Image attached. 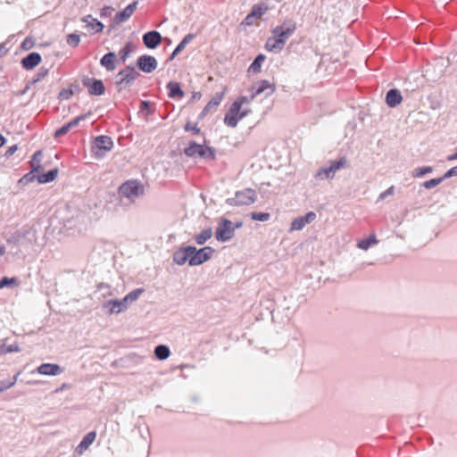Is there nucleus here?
<instances>
[{"label": "nucleus", "instance_id": "23", "mask_svg": "<svg viewBox=\"0 0 457 457\" xmlns=\"http://www.w3.org/2000/svg\"><path fill=\"white\" fill-rule=\"evenodd\" d=\"M106 306H110L109 314L120 313L128 306V303L121 300H110L106 303Z\"/></svg>", "mask_w": 457, "mask_h": 457}, {"label": "nucleus", "instance_id": "17", "mask_svg": "<svg viewBox=\"0 0 457 457\" xmlns=\"http://www.w3.org/2000/svg\"><path fill=\"white\" fill-rule=\"evenodd\" d=\"M189 246L180 248L178 251H176L173 254V261L178 265H183L187 262L190 264V251Z\"/></svg>", "mask_w": 457, "mask_h": 457}, {"label": "nucleus", "instance_id": "16", "mask_svg": "<svg viewBox=\"0 0 457 457\" xmlns=\"http://www.w3.org/2000/svg\"><path fill=\"white\" fill-rule=\"evenodd\" d=\"M41 55L38 53H30L21 61L23 68L31 70L41 62Z\"/></svg>", "mask_w": 457, "mask_h": 457}, {"label": "nucleus", "instance_id": "24", "mask_svg": "<svg viewBox=\"0 0 457 457\" xmlns=\"http://www.w3.org/2000/svg\"><path fill=\"white\" fill-rule=\"evenodd\" d=\"M101 65L108 71L115 69L116 54L112 52L104 54L101 59Z\"/></svg>", "mask_w": 457, "mask_h": 457}, {"label": "nucleus", "instance_id": "8", "mask_svg": "<svg viewBox=\"0 0 457 457\" xmlns=\"http://www.w3.org/2000/svg\"><path fill=\"white\" fill-rule=\"evenodd\" d=\"M138 76V72L133 67H126L118 73L119 80L117 86L120 87V90L122 86H126L134 81Z\"/></svg>", "mask_w": 457, "mask_h": 457}, {"label": "nucleus", "instance_id": "35", "mask_svg": "<svg viewBox=\"0 0 457 457\" xmlns=\"http://www.w3.org/2000/svg\"><path fill=\"white\" fill-rule=\"evenodd\" d=\"M268 11L267 6L254 5L252 9L251 14L254 19H260Z\"/></svg>", "mask_w": 457, "mask_h": 457}, {"label": "nucleus", "instance_id": "41", "mask_svg": "<svg viewBox=\"0 0 457 457\" xmlns=\"http://www.w3.org/2000/svg\"><path fill=\"white\" fill-rule=\"evenodd\" d=\"M443 180H444V178L431 179L428 181H425L423 186L425 188L430 189V188H433V187L438 186Z\"/></svg>", "mask_w": 457, "mask_h": 457}, {"label": "nucleus", "instance_id": "15", "mask_svg": "<svg viewBox=\"0 0 457 457\" xmlns=\"http://www.w3.org/2000/svg\"><path fill=\"white\" fill-rule=\"evenodd\" d=\"M37 371L41 375L56 376L61 374L62 370L58 364L43 363L37 367Z\"/></svg>", "mask_w": 457, "mask_h": 457}, {"label": "nucleus", "instance_id": "20", "mask_svg": "<svg viewBox=\"0 0 457 457\" xmlns=\"http://www.w3.org/2000/svg\"><path fill=\"white\" fill-rule=\"evenodd\" d=\"M95 145L98 150L110 151L113 145V143L110 137L99 136L95 140Z\"/></svg>", "mask_w": 457, "mask_h": 457}, {"label": "nucleus", "instance_id": "11", "mask_svg": "<svg viewBox=\"0 0 457 457\" xmlns=\"http://www.w3.org/2000/svg\"><path fill=\"white\" fill-rule=\"evenodd\" d=\"M83 85L87 87L90 95L101 96L104 93V86L102 80L87 78L83 79Z\"/></svg>", "mask_w": 457, "mask_h": 457}, {"label": "nucleus", "instance_id": "25", "mask_svg": "<svg viewBox=\"0 0 457 457\" xmlns=\"http://www.w3.org/2000/svg\"><path fill=\"white\" fill-rule=\"evenodd\" d=\"M167 88L169 89V96L170 98H182L184 96V92L182 91L180 85L178 82H169Z\"/></svg>", "mask_w": 457, "mask_h": 457}, {"label": "nucleus", "instance_id": "37", "mask_svg": "<svg viewBox=\"0 0 457 457\" xmlns=\"http://www.w3.org/2000/svg\"><path fill=\"white\" fill-rule=\"evenodd\" d=\"M20 346L18 344H12L8 346L6 345H0V354H6L9 353H17L20 352Z\"/></svg>", "mask_w": 457, "mask_h": 457}, {"label": "nucleus", "instance_id": "1", "mask_svg": "<svg viewBox=\"0 0 457 457\" xmlns=\"http://www.w3.org/2000/svg\"><path fill=\"white\" fill-rule=\"evenodd\" d=\"M297 29L296 21L293 19H286L279 26L275 27L272 30V36L270 37L265 43V49L268 52H280L287 41Z\"/></svg>", "mask_w": 457, "mask_h": 457}, {"label": "nucleus", "instance_id": "19", "mask_svg": "<svg viewBox=\"0 0 457 457\" xmlns=\"http://www.w3.org/2000/svg\"><path fill=\"white\" fill-rule=\"evenodd\" d=\"M96 433L95 431L87 433L83 437V439L80 442V444L77 446L76 452L79 455L82 454L93 444V442L96 440Z\"/></svg>", "mask_w": 457, "mask_h": 457}, {"label": "nucleus", "instance_id": "32", "mask_svg": "<svg viewBox=\"0 0 457 457\" xmlns=\"http://www.w3.org/2000/svg\"><path fill=\"white\" fill-rule=\"evenodd\" d=\"M265 58L266 57L264 54H260L250 65L249 71H253V73L259 72Z\"/></svg>", "mask_w": 457, "mask_h": 457}, {"label": "nucleus", "instance_id": "12", "mask_svg": "<svg viewBox=\"0 0 457 457\" xmlns=\"http://www.w3.org/2000/svg\"><path fill=\"white\" fill-rule=\"evenodd\" d=\"M316 219V214L313 212H309L304 216L295 219L291 223L290 230H301L306 224L312 222Z\"/></svg>", "mask_w": 457, "mask_h": 457}, {"label": "nucleus", "instance_id": "10", "mask_svg": "<svg viewBox=\"0 0 457 457\" xmlns=\"http://www.w3.org/2000/svg\"><path fill=\"white\" fill-rule=\"evenodd\" d=\"M137 66L142 71L150 73L156 69L157 61L154 56L142 55L137 59Z\"/></svg>", "mask_w": 457, "mask_h": 457}, {"label": "nucleus", "instance_id": "45", "mask_svg": "<svg viewBox=\"0 0 457 457\" xmlns=\"http://www.w3.org/2000/svg\"><path fill=\"white\" fill-rule=\"evenodd\" d=\"M453 176H457V166L453 167L449 170H447L442 178L445 179Z\"/></svg>", "mask_w": 457, "mask_h": 457}, {"label": "nucleus", "instance_id": "43", "mask_svg": "<svg viewBox=\"0 0 457 457\" xmlns=\"http://www.w3.org/2000/svg\"><path fill=\"white\" fill-rule=\"evenodd\" d=\"M185 130L191 131L194 135L201 134V129L198 128L197 124H192L190 122L185 125Z\"/></svg>", "mask_w": 457, "mask_h": 457}, {"label": "nucleus", "instance_id": "39", "mask_svg": "<svg viewBox=\"0 0 457 457\" xmlns=\"http://www.w3.org/2000/svg\"><path fill=\"white\" fill-rule=\"evenodd\" d=\"M66 42L69 46L76 47L80 42V37L78 34L72 33L67 36Z\"/></svg>", "mask_w": 457, "mask_h": 457}, {"label": "nucleus", "instance_id": "9", "mask_svg": "<svg viewBox=\"0 0 457 457\" xmlns=\"http://www.w3.org/2000/svg\"><path fill=\"white\" fill-rule=\"evenodd\" d=\"M255 200L256 193L254 190L250 188L237 192L234 198V201L237 205H249L253 204Z\"/></svg>", "mask_w": 457, "mask_h": 457}, {"label": "nucleus", "instance_id": "52", "mask_svg": "<svg viewBox=\"0 0 457 457\" xmlns=\"http://www.w3.org/2000/svg\"><path fill=\"white\" fill-rule=\"evenodd\" d=\"M71 94H72V92H71V91H70V92L63 91V92H61V93H60V96H61V97H62V96H64V97L68 98V96H71Z\"/></svg>", "mask_w": 457, "mask_h": 457}, {"label": "nucleus", "instance_id": "18", "mask_svg": "<svg viewBox=\"0 0 457 457\" xmlns=\"http://www.w3.org/2000/svg\"><path fill=\"white\" fill-rule=\"evenodd\" d=\"M403 101L402 95L398 89H390L386 96V103L389 107H395Z\"/></svg>", "mask_w": 457, "mask_h": 457}, {"label": "nucleus", "instance_id": "28", "mask_svg": "<svg viewBox=\"0 0 457 457\" xmlns=\"http://www.w3.org/2000/svg\"><path fill=\"white\" fill-rule=\"evenodd\" d=\"M212 236V228H205L200 234L196 235L195 237V241L198 245H204L207 240H209Z\"/></svg>", "mask_w": 457, "mask_h": 457}, {"label": "nucleus", "instance_id": "30", "mask_svg": "<svg viewBox=\"0 0 457 457\" xmlns=\"http://www.w3.org/2000/svg\"><path fill=\"white\" fill-rule=\"evenodd\" d=\"M154 354L159 360L162 361L166 360L170 356V352L168 346L160 345L155 347Z\"/></svg>", "mask_w": 457, "mask_h": 457}, {"label": "nucleus", "instance_id": "42", "mask_svg": "<svg viewBox=\"0 0 457 457\" xmlns=\"http://www.w3.org/2000/svg\"><path fill=\"white\" fill-rule=\"evenodd\" d=\"M430 172H432V167H420L414 170L413 176L420 178Z\"/></svg>", "mask_w": 457, "mask_h": 457}, {"label": "nucleus", "instance_id": "31", "mask_svg": "<svg viewBox=\"0 0 457 457\" xmlns=\"http://www.w3.org/2000/svg\"><path fill=\"white\" fill-rule=\"evenodd\" d=\"M194 37H195L194 34H187L182 39V41L177 46V47L175 48V50L173 51V53L171 54V58H173L175 55H177L179 53H180L186 47V46L193 40Z\"/></svg>", "mask_w": 457, "mask_h": 457}, {"label": "nucleus", "instance_id": "50", "mask_svg": "<svg viewBox=\"0 0 457 457\" xmlns=\"http://www.w3.org/2000/svg\"><path fill=\"white\" fill-rule=\"evenodd\" d=\"M447 161L449 162H452V161H454V160H457V147H456V151L454 154H450L446 157Z\"/></svg>", "mask_w": 457, "mask_h": 457}, {"label": "nucleus", "instance_id": "38", "mask_svg": "<svg viewBox=\"0 0 457 457\" xmlns=\"http://www.w3.org/2000/svg\"><path fill=\"white\" fill-rule=\"evenodd\" d=\"M18 375L8 381H0V393L12 387L17 382Z\"/></svg>", "mask_w": 457, "mask_h": 457}, {"label": "nucleus", "instance_id": "4", "mask_svg": "<svg viewBox=\"0 0 457 457\" xmlns=\"http://www.w3.org/2000/svg\"><path fill=\"white\" fill-rule=\"evenodd\" d=\"M144 192L143 185L137 180H129L123 183L120 188L119 193L122 196H125L129 199H134Z\"/></svg>", "mask_w": 457, "mask_h": 457}, {"label": "nucleus", "instance_id": "21", "mask_svg": "<svg viewBox=\"0 0 457 457\" xmlns=\"http://www.w3.org/2000/svg\"><path fill=\"white\" fill-rule=\"evenodd\" d=\"M224 97V92L216 94L211 101L205 105L202 112V115L204 116L207 113H209L211 111L215 110L220 104L221 103L222 99Z\"/></svg>", "mask_w": 457, "mask_h": 457}, {"label": "nucleus", "instance_id": "54", "mask_svg": "<svg viewBox=\"0 0 457 457\" xmlns=\"http://www.w3.org/2000/svg\"><path fill=\"white\" fill-rule=\"evenodd\" d=\"M142 105H143L144 107H147V106H148V103H147V102H142Z\"/></svg>", "mask_w": 457, "mask_h": 457}, {"label": "nucleus", "instance_id": "53", "mask_svg": "<svg viewBox=\"0 0 457 457\" xmlns=\"http://www.w3.org/2000/svg\"><path fill=\"white\" fill-rule=\"evenodd\" d=\"M5 143V138L0 134V147Z\"/></svg>", "mask_w": 457, "mask_h": 457}, {"label": "nucleus", "instance_id": "51", "mask_svg": "<svg viewBox=\"0 0 457 457\" xmlns=\"http://www.w3.org/2000/svg\"><path fill=\"white\" fill-rule=\"evenodd\" d=\"M41 152L38 151L37 153H35L34 156H33V159H32V162H37L39 161V157L41 156Z\"/></svg>", "mask_w": 457, "mask_h": 457}, {"label": "nucleus", "instance_id": "22", "mask_svg": "<svg viewBox=\"0 0 457 457\" xmlns=\"http://www.w3.org/2000/svg\"><path fill=\"white\" fill-rule=\"evenodd\" d=\"M82 120H84V116H79V117H77L74 120H71L67 124H65L62 127H61L60 129H58L54 133V137H62V136L65 135L66 133H68L70 131V129L77 127L79 125V121Z\"/></svg>", "mask_w": 457, "mask_h": 457}, {"label": "nucleus", "instance_id": "36", "mask_svg": "<svg viewBox=\"0 0 457 457\" xmlns=\"http://www.w3.org/2000/svg\"><path fill=\"white\" fill-rule=\"evenodd\" d=\"M18 285H19V280L15 277H13V278L4 277L0 280V289H3L4 287H5L7 286H18Z\"/></svg>", "mask_w": 457, "mask_h": 457}, {"label": "nucleus", "instance_id": "44", "mask_svg": "<svg viewBox=\"0 0 457 457\" xmlns=\"http://www.w3.org/2000/svg\"><path fill=\"white\" fill-rule=\"evenodd\" d=\"M395 193V187L391 186L389 188H387L386 191L382 192L379 195V199L384 200L387 195H393Z\"/></svg>", "mask_w": 457, "mask_h": 457}, {"label": "nucleus", "instance_id": "2", "mask_svg": "<svg viewBox=\"0 0 457 457\" xmlns=\"http://www.w3.org/2000/svg\"><path fill=\"white\" fill-rule=\"evenodd\" d=\"M250 100L246 96L237 97L229 106L224 117V123L230 128H236L239 120L247 116L251 110L244 108L243 105L249 104Z\"/></svg>", "mask_w": 457, "mask_h": 457}, {"label": "nucleus", "instance_id": "26", "mask_svg": "<svg viewBox=\"0 0 457 457\" xmlns=\"http://www.w3.org/2000/svg\"><path fill=\"white\" fill-rule=\"evenodd\" d=\"M82 21L87 23V27L91 28L96 33L102 32L104 29V24L96 19H93L90 15L84 17Z\"/></svg>", "mask_w": 457, "mask_h": 457}, {"label": "nucleus", "instance_id": "33", "mask_svg": "<svg viewBox=\"0 0 457 457\" xmlns=\"http://www.w3.org/2000/svg\"><path fill=\"white\" fill-rule=\"evenodd\" d=\"M377 243H378V240L376 239V237L373 235L369 238L360 240L357 244V246L360 249L368 250L371 245H374Z\"/></svg>", "mask_w": 457, "mask_h": 457}, {"label": "nucleus", "instance_id": "14", "mask_svg": "<svg viewBox=\"0 0 457 457\" xmlns=\"http://www.w3.org/2000/svg\"><path fill=\"white\" fill-rule=\"evenodd\" d=\"M137 6V1H134L133 3L129 4L127 7H125L121 12L116 13L115 18H114L115 22L122 23L125 21H127L129 18H130L132 16Z\"/></svg>", "mask_w": 457, "mask_h": 457}, {"label": "nucleus", "instance_id": "5", "mask_svg": "<svg viewBox=\"0 0 457 457\" xmlns=\"http://www.w3.org/2000/svg\"><path fill=\"white\" fill-rule=\"evenodd\" d=\"M184 153L189 157H214V154L210 147L204 146L203 144H196L195 142L190 143L189 145L185 148Z\"/></svg>", "mask_w": 457, "mask_h": 457}, {"label": "nucleus", "instance_id": "29", "mask_svg": "<svg viewBox=\"0 0 457 457\" xmlns=\"http://www.w3.org/2000/svg\"><path fill=\"white\" fill-rule=\"evenodd\" d=\"M57 175H58V170L54 169L46 173L41 174L38 177V181L40 183H48V182L54 180L56 179Z\"/></svg>", "mask_w": 457, "mask_h": 457}, {"label": "nucleus", "instance_id": "46", "mask_svg": "<svg viewBox=\"0 0 457 457\" xmlns=\"http://www.w3.org/2000/svg\"><path fill=\"white\" fill-rule=\"evenodd\" d=\"M130 49L129 46L127 45L125 47L122 48V50L120 52V57L122 60H125L127 56L129 54Z\"/></svg>", "mask_w": 457, "mask_h": 457}, {"label": "nucleus", "instance_id": "34", "mask_svg": "<svg viewBox=\"0 0 457 457\" xmlns=\"http://www.w3.org/2000/svg\"><path fill=\"white\" fill-rule=\"evenodd\" d=\"M143 292H144V289H142V288H137L136 290H133L123 298V302H126L128 303L135 302Z\"/></svg>", "mask_w": 457, "mask_h": 457}, {"label": "nucleus", "instance_id": "47", "mask_svg": "<svg viewBox=\"0 0 457 457\" xmlns=\"http://www.w3.org/2000/svg\"><path fill=\"white\" fill-rule=\"evenodd\" d=\"M254 20H255V19L253 17V15H252V14H251V12H250V13L245 17V19L244 20L243 24L247 25V26L253 25V24Z\"/></svg>", "mask_w": 457, "mask_h": 457}, {"label": "nucleus", "instance_id": "7", "mask_svg": "<svg viewBox=\"0 0 457 457\" xmlns=\"http://www.w3.org/2000/svg\"><path fill=\"white\" fill-rule=\"evenodd\" d=\"M233 235L234 228H232V222L227 219H223L216 229V239L218 241L225 242L229 240Z\"/></svg>", "mask_w": 457, "mask_h": 457}, {"label": "nucleus", "instance_id": "3", "mask_svg": "<svg viewBox=\"0 0 457 457\" xmlns=\"http://www.w3.org/2000/svg\"><path fill=\"white\" fill-rule=\"evenodd\" d=\"M190 251V266H197L203 264L204 262L208 261L214 250L210 246H205L197 250L195 246H189Z\"/></svg>", "mask_w": 457, "mask_h": 457}, {"label": "nucleus", "instance_id": "13", "mask_svg": "<svg viewBox=\"0 0 457 457\" xmlns=\"http://www.w3.org/2000/svg\"><path fill=\"white\" fill-rule=\"evenodd\" d=\"M145 46L150 49L157 47L162 42V36L157 31H150L143 36Z\"/></svg>", "mask_w": 457, "mask_h": 457}, {"label": "nucleus", "instance_id": "49", "mask_svg": "<svg viewBox=\"0 0 457 457\" xmlns=\"http://www.w3.org/2000/svg\"><path fill=\"white\" fill-rule=\"evenodd\" d=\"M16 150H17V145H12V146H10V147L7 149V151H6V153H5V155H6V156L12 155V154L16 152Z\"/></svg>", "mask_w": 457, "mask_h": 457}, {"label": "nucleus", "instance_id": "55", "mask_svg": "<svg viewBox=\"0 0 457 457\" xmlns=\"http://www.w3.org/2000/svg\"><path fill=\"white\" fill-rule=\"evenodd\" d=\"M4 248L0 247V253H4Z\"/></svg>", "mask_w": 457, "mask_h": 457}, {"label": "nucleus", "instance_id": "48", "mask_svg": "<svg viewBox=\"0 0 457 457\" xmlns=\"http://www.w3.org/2000/svg\"><path fill=\"white\" fill-rule=\"evenodd\" d=\"M113 11V9L110 6H104L102 10H101V16H107L111 13V12Z\"/></svg>", "mask_w": 457, "mask_h": 457}, {"label": "nucleus", "instance_id": "6", "mask_svg": "<svg viewBox=\"0 0 457 457\" xmlns=\"http://www.w3.org/2000/svg\"><path fill=\"white\" fill-rule=\"evenodd\" d=\"M346 163L345 157L340 158L338 161H334L330 162V166L326 168H321L318 170L316 174V178L320 179H325L333 178L334 174L337 170L344 167Z\"/></svg>", "mask_w": 457, "mask_h": 457}, {"label": "nucleus", "instance_id": "40", "mask_svg": "<svg viewBox=\"0 0 457 457\" xmlns=\"http://www.w3.org/2000/svg\"><path fill=\"white\" fill-rule=\"evenodd\" d=\"M251 217L253 220L267 221L270 220V213L268 212H252Z\"/></svg>", "mask_w": 457, "mask_h": 457}, {"label": "nucleus", "instance_id": "27", "mask_svg": "<svg viewBox=\"0 0 457 457\" xmlns=\"http://www.w3.org/2000/svg\"><path fill=\"white\" fill-rule=\"evenodd\" d=\"M270 89V93H273L275 91V86L273 84H270L267 80L261 81L260 85L258 86L257 89L254 93L251 96V98H249L250 102L253 100L257 96L263 93L265 90Z\"/></svg>", "mask_w": 457, "mask_h": 457}]
</instances>
